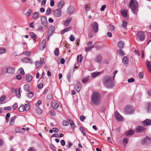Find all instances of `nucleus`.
Here are the masks:
<instances>
[{
  "label": "nucleus",
  "mask_w": 151,
  "mask_h": 151,
  "mask_svg": "<svg viewBox=\"0 0 151 151\" xmlns=\"http://www.w3.org/2000/svg\"><path fill=\"white\" fill-rule=\"evenodd\" d=\"M26 79L28 82H30L32 79V76L31 75L28 74L26 76Z\"/></svg>",
  "instance_id": "29"
},
{
  "label": "nucleus",
  "mask_w": 151,
  "mask_h": 151,
  "mask_svg": "<svg viewBox=\"0 0 151 151\" xmlns=\"http://www.w3.org/2000/svg\"><path fill=\"white\" fill-rule=\"evenodd\" d=\"M109 30L111 32L114 31L115 30V27L113 25H110L109 26Z\"/></svg>",
  "instance_id": "38"
},
{
  "label": "nucleus",
  "mask_w": 151,
  "mask_h": 151,
  "mask_svg": "<svg viewBox=\"0 0 151 151\" xmlns=\"http://www.w3.org/2000/svg\"><path fill=\"white\" fill-rule=\"evenodd\" d=\"M101 73L100 72H95L91 73V76L92 77L95 78L99 75Z\"/></svg>",
  "instance_id": "30"
},
{
  "label": "nucleus",
  "mask_w": 151,
  "mask_h": 151,
  "mask_svg": "<svg viewBox=\"0 0 151 151\" xmlns=\"http://www.w3.org/2000/svg\"><path fill=\"white\" fill-rule=\"evenodd\" d=\"M29 92L27 93V96L30 98H32L34 95V94L33 92L32 91H29Z\"/></svg>",
  "instance_id": "52"
},
{
  "label": "nucleus",
  "mask_w": 151,
  "mask_h": 151,
  "mask_svg": "<svg viewBox=\"0 0 151 151\" xmlns=\"http://www.w3.org/2000/svg\"><path fill=\"white\" fill-rule=\"evenodd\" d=\"M121 14L124 18L127 17V13L126 10H123L121 12Z\"/></svg>",
  "instance_id": "36"
},
{
  "label": "nucleus",
  "mask_w": 151,
  "mask_h": 151,
  "mask_svg": "<svg viewBox=\"0 0 151 151\" xmlns=\"http://www.w3.org/2000/svg\"><path fill=\"white\" fill-rule=\"evenodd\" d=\"M115 115L117 120L121 122L123 120V117L118 112V111H116L115 113Z\"/></svg>",
  "instance_id": "10"
},
{
  "label": "nucleus",
  "mask_w": 151,
  "mask_h": 151,
  "mask_svg": "<svg viewBox=\"0 0 151 151\" xmlns=\"http://www.w3.org/2000/svg\"><path fill=\"white\" fill-rule=\"evenodd\" d=\"M59 106V104L55 102H53L52 104V107L53 109H57Z\"/></svg>",
  "instance_id": "21"
},
{
  "label": "nucleus",
  "mask_w": 151,
  "mask_h": 151,
  "mask_svg": "<svg viewBox=\"0 0 151 151\" xmlns=\"http://www.w3.org/2000/svg\"><path fill=\"white\" fill-rule=\"evenodd\" d=\"M73 144L70 142L68 141L67 143V144L65 146L66 147L67 149L70 148L71 147L72 145Z\"/></svg>",
  "instance_id": "34"
},
{
  "label": "nucleus",
  "mask_w": 151,
  "mask_h": 151,
  "mask_svg": "<svg viewBox=\"0 0 151 151\" xmlns=\"http://www.w3.org/2000/svg\"><path fill=\"white\" fill-rule=\"evenodd\" d=\"M142 124L144 126H149L151 125V120L146 119L142 122Z\"/></svg>",
  "instance_id": "12"
},
{
  "label": "nucleus",
  "mask_w": 151,
  "mask_h": 151,
  "mask_svg": "<svg viewBox=\"0 0 151 151\" xmlns=\"http://www.w3.org/2000/svg\"><path fill=\"white\" fill-rule=\"evenodd\" d=\"M84 9L85 11L88 12L90 10V7L88 6V4H86L85 5Z\"/></svg>",
  "instance_id": "45"
},
{
  "label": "nucleus",
  "mask_w": 151,
  "mask_h": 151,
  "mask_svg": "<svg viewBox=\"0 0 151 151\" xmlns=\"http://www.w3.org/2000/svg\"><path fill=\"white\" fill-rule=\"evenodd\" d=\"M86 117L83 115H81L80 116V120L82 122H83L84 121L85 119H86Z\"/></svg>",
  "instance_id": "62"
},
{
  "label": "nucleus",
  "mask_w": 151,
  "mask_h": 151,
  "mask_svg": "<svg viewBox=\"0 0 151 151\" xmlns=\"http://www.w3.org/2000/svg\"><path fill=\"white\" fill-rule=\"evenodd\" d=\"M69 39L71 41H73L75 40V38L74 36L73 35H71L69 37Z\"/></svg>",
  "instance_id": "57"
},
{
  "label": "nucleus",
  "mask_w": 151,
  "mask_h": 151,
  "mask_svg": "<svg viewBox=\"0 0 151 151\" xmlns=\"http://www.w3.org/2000/svg\"><path fill=\"white\" fill-rule=\"evenodd\" d=\"M16 93L17 96L19 98H20L21 97V94L20 91L19 89H18L16 92Z\"/></svg>",
  "instance_id": "53"
},
{
  "label": "nucleus",
  "mask_w": 151,
  "mask_h": 151,
  "mask_svg": "<svg viewBox=\"0 0 151 151\" xmlns=\"http://www.w3.org/2000/svg\"><path fill=\"white\" fill-rule=\"evenodd\" d=\"M25 109L24 106V105H21L19 108V110L20 112L24 111Z\"/></svg>",
  "instance_id": "32"
},
{
  "label": "nucleus",
  "mask_w": 151,
  "mask_h": 151,
  "mask_svg": "<svg viewBox=\"0 0 151 151\" xmlns=\"http://www.w3.org/2000/svg\"><path fill=\"white\" fill-rule=\"evenodd\" d=\"M71 20V18H68L64 22V24L65 27H67L68 26Z\"/></svg>",
  "instance_id": "26"
},
{
  "label": "nucleus",
  "mask_w": 151,
  "mask_h": 151,
  "mask_svg": "<svg viewBox=\"0 0 151 151\" xmlns=\"http://www.w3.org/2000/svg\"><path fill=\"white\" fill-rule=\"evenodd\" d=\"M28 151H36V150L34 147H31L29 148Z\"/></svg>",
  "instance_id": "64"
},
{
  "label": "nucleus",
  "mask_w": 151,
  "mask_h": 151,
  "mask_svg": "<svg viewBox=\"0 0 151 151\" xmlns=\"http://www.w3.org/2000/svg\"><path fill=\"white\" fill-rule=\"evenodd\" d=\"M124 45V42L123 41H120L118 43V46L120 49H122Z\"/></svg>",
  "instance_id": "17"
},
{
  "label": "nucleus",
  "mask_w": 151,
  "mask_h": 151,
  "mask_svg": "<svg viewBox=\"0 0 151 151\" xmlns=\"http://www.w3.org/2000/svg\"><path fill=\"white\" fill-rule=\"evenodd\" d=\"M146 65L148 70L151 73V64L150 62L149 61H147L146 62Z\"/></svg>",
  "instance_id": "24"
},
{
  "label": "nucleus",
  "mask_w": 151,
  "mask_h": 151,
  "mask_svg": "<svg viewBox=\"0 0 151 151\" xmlns=\"http://www.w3.org/2000/svg\"><path fill=\"white\" fill-rule=\"evenodd\" d=\"M137 36L141 41L144 40L145 37V34L142 31L138 32L137 34Z\"/></svg>",
  "instance_id": "7"
},
{
  "label": "nucleus",
  "mask_w": 151,
  "mask_h": 151,
  "mask_svg": "<svg viewBox=\"0 0 151 151\" xmlns=\"http://www.w3.org/2000/svg\"><path fill=\"white\" fill-rule=\"evenodd\" d=\"M21 130V129L19 128H16L15 129V131L16 133L22 132Z\"/></svg>",
  "instance_id": "63"
},
{
  "label": "nucleus",
  "mask_w": 151,
  "mask_h": 151,
  "mask_svg": "<svg viewBox=\"0 0 151 151\" xmlns=\"http://www.w3.org/2000/svg\"><path fill=\"white\" fill-rule=\"evenodd\" d=\"M69 123L71 125L72 128L73 129H74L75 128V124L73 121L71 120H69Z\"/></svg>",
  "instance_id": "37"
},
{
  "label": "nucleus",
  "mask_w": 151,
  "mask_h": 151,
  "mask_svg": "<svg viewBox=\"0 0 151 151\" xmlns=\"http://www.w3.org/2000/svg\"><path fill=\"white\" fill-rule=\"evenodd\" d=\"M129 139L128 138H124L123 140V142L124 145H126L128 142Z\"/></svg>",
  "instance_id": "44"
},
{
  "label": "nucleus",
  "mask_w": 151,
  "mask_h": 151,
  "mask_svg": "<svg viewBox=\"0 0 151 151\" xmlns=\"http://www.w3.org/2000/svg\"><path fill=\"white\" fill-rule=\"evenodd\" d=\"M23 54L27 56H29L30 54V52L29 51H27L24 52Z\"/></svg>",
  "instance_id": "55"
},
{
  "label": "nucleus",
  "mask_w": 151,
  "mask_h": 151,
  "mask_svg": "<svg viewBox=\"0 0 151 151\" xmlns=\"http://www.w3.org/2000/svg\"><path fill=\"white\" fill-rule=\"evenodd\" d=\"M17 118L16 116H14L11 118L10 121V125H13L15 123V120Z\"/></svg>",
  "instance_id": "22"
},
{
  "label": "nucleus",
  "mask_w": 151,
  "mask_h": 151,
  "mask_svg": "<svg viewBox=\"0 0 151 151\" xmlns=\"http://www.w3.org/2000/svg\"><path fill=\"white\" fill-rule=\"evenodd\" d=\"M17 73L18 74H21L23 75L24 74V72L23 68H20L17 71Z\"/></svg>",
  "instance_id": "31"
},
{
  "label": "nucleus",
  "mask_w": 151,
  "mask_h": 151,
  "mask_svg": "<svg viewBox=\"0 0 151 151\" xmlns=\"http://www.w3.org/2000/svg\"><path fill=\"white\" fill-rule=\"evenodd\" d=\"M39 15V12H35L32 14V17L33 19H35L38 17Z\"/></svg>",
  "instance_id": "25"
},
{
  "label": "nucleus",
  "mask_w": 151,
  "mask_h": 151,
  "mask_svg": "<svg viewBox=\"0 0 151 151\" xmlns=\"http://www.w3.org/2000/svg\"><path fill=\"white\" fill-rule=\"evenodd\" d=\"M50 147L52 149V150L53 151H56V150L55 147L54 145L52 144H50Z\"/></svg>",
  "instance_id": "59"
},
{
  "label": "nucleus",
  "mask_w": 151,
  "mask_h": 151,
  "mask_svg": "<svg viewBox=\"0 0 151 151\" xmlns=\"http://www.w3.org/2000/svg\"><path fill=\"white\" fill-rule=\"evenodd\" d=\"M129 6L133 13L134 14H136L138 10V4L137 1L135 0L131 1Z\"/></svg>",
  "instance_id": "3"
},
{
  "label": "nucleus",
  "mask_w": 151,
  "mask_h": 151,
  "mask_svg": "<svg viewBox=\"0 0 151 151\" xmlns=\"http://www.w3.org/2000/svg\"><path fill=\"white\" fill-rule=\"evenodd\" d=\"M2 70L4 73H8L12 74L14 73L15 69L11 66H6L3 68Z\"/></svg>",
  "instance_id": "4"
},
{
  "label": "nucleus",
  "mask_w": 151,
  "mask_h": 151,
  "mask_svg": "<svg viewBox=\"0 0 151 151\" xmlns=\"http://www.w3.org/2000/svg\"><path fill=\"white\" fill-rule=\"evenodd\" d=\"M59 49L58 48H55V51L54 52V53L55 55L56 56H58L59 55Z\"/></svg>",
  "instance_id": "51"
},
{
  "label": "nucleus",
  "mask_w": 151,
  "mask_h": 151,
  "mask_svg": "<svg viewBox=\"0 0 151 151\" xmlns=\"http://www.w3.org/2000/svg\"><path fill=\"white\" fill-rule=\"evenodd\" d=\"M77 61L78 62H81L83 59V56L81 55H80L77 57Z\"/></svg>",
  "instance_id": "43"
},
{
  "label": "nucleus",
  "mask_w": 151,
  "mask_h": 151,
  "mask_svg": "<svg viewBox=\"0 0 151 151\" xmlns=\"http://www.w3.org/2000/svg\"><path fill=\"white\" fill-rule=\"evenodd\" d=\"M94 47V46H92L91 47H86L85 48V51L86 52H88L89 51L91 50Z\"/></svg>",
  "instance_id": "42"
},
{
  "label": "nucleus",
  "mask_w": 151,
  "mask_h": 151,
  "mask_svg": "<svg viewBox=\"0 0 151 151\" xmlns=\"http://www.w3.org/2000/svg\"><path fill=\"white\" fill-rule=\"evenodd\" d=\"M81 85L79 82H78L76 85L75 86V89H76V91L79 93L81 89Z\"/></svg>",
  "instance_id": "13"
},
{
  "label": "nucleus",
  "mask_w": 151,
  "mask_h": 151,
  "mask_svg": "<svg viewBox=\"0 0 151 151\" xmlns=\"http://www.w3.org/2000/svg\"><path fill=\"white\" fill-rule=\"evenodd\" d=\"M96 61L97 63H101L102 60V57L101 55H98L95 60Z\"/></svg>",
  "instance_id": "20"
},
{
  "label": "nucleus",
  "mask_w": 151,
  "mask_h": 151,
  "mask_svg": "<svg viewBox=\"0 0 151 151\" xmlns=\"http://www.w3.org/2000/svg\"><path fill=\"white\" fill-rule=\"evenodd\" d=\"M134 111L133 108L130 106H127L124 108V112L126 114H132Z\"/></svg>",
  "instance_id": "5"
},
{
  "label": "nucleus",
  "mask_w": 151,
  "mask_h": 151,
  "mask_svg": "<svg viewBox=\"0 0 151 151\" xmlns=\"http://www.w3.org/2000/svg\"><path fill=\"white\" fill-rule=\"evenodd\" d=\"M6 97L5 96H3L0 98V104H2L6 103L4 99H6Z\"/></svg>",
  "instance_id": "27"
},
{
  "label": "nucleus",
  "mask_w": 151,
  "mask_h": 151,
  "mask_svg": "<svg viewBox=\"0 0 151 151\" xmlns=\"http://www.w3.org/2000/svg\"><path fill=\"white\" fill-rule=\"evenodd\" d=\"M150 140V138L149 137H146L141 140V143L143 144H147L148 143Z\"/></svg>",
  "instance_id": "14"
},
{
  "label": "nucleus",
  "mask_w": 151,
  "mask_h": 151,
  "mask_svg": "<svg viewBox=\"0 0 151 151\" xmlns=\"http://www.w3.org/2000/svg\"><path fill=\"white\" fill-rule=\"evenodd\" d=\"M127 23L126 22H123L122 25L121 27L123 29H127Z\"/></svg>",
  "instance_id": "39"
},
{
  "label": "nucleus",
  "mask_w": 151,
  "mask_h": 151,
  "mask_svg": "<svg viewBox=\"0 0 151 151\" xmlns=\"http://www.w3.org/2000/svg\"><path fill=\"white\" fill-rule=\"evenodd\" d=\"M24 88L25 90L27 91H29V86L28 84H26L24 86Z\"/></svg>",
  "instance_id": "33"
},
{
  "label": "nucleus",
  "mask_w": 151,
  "mask_h": 151,
  "mask_svg": "<svg viewBox=\"0 0 151 151\" xmlns=\"http://www.w3.org/2000/svg\"><path fill=\"white\" fill-rule=\"evenodd\" d=\"M50 114L52 116H54L56 114L55 111L53 110H51L50 111Z\"/></svg>",
  "instance_id": "60"
},
{
  "label": "nucleus",
  "mask_w": 151,
  "mask_h": 151,
  "mask_svg": "<svg viewBox=\"0 0 151 151\" xmlns=\"http://www.w3.org/2000/svg\"><path fill=\"white\" fill-rule=\"evenodd\" d=\"M129 61V59L128 57L126 56L124 57L122 59V62L124 64H127Z\"/></svg>",
  "instance_id": "23"
},
{
  "label": "nucleus",
  "mask_w": 151,
  "mask_h": 151,
  "mask_svg": "<svg viewBox=\"0 0 151 151\" xmlns=\"http://www.w3.org/2000/svg\"><path fill=\"white\" fill-rule=\"evenodd\" d=\"M134 133V131L133 130H131L127 132L126 134L127 136L131 135L133 134Z\"/></svg>",
  "instance_id": "46"
},
{
  "label": "nucleus",
  "mask_w": 151,
  "mask_h": 151,
  "mask_svg": "<svg viewBox=\"0 0 151 151\" xmlns=\"http://www.w3.org/2000/svg\"><path fill=\"white\" fill-rule=\"evenodd\" d=\"M55 28L52 26H50L48 29L47 33L48 40H49L50 36L54 32Z\"/></svg>",
  "instance_id": "6"
},
{
  "label": "nucleus",
  "mask_w": 151,
  "mask_h": 151,
  "mask_svg": "<svg viewBox=\"0 0 151 151\" xmlns=\"http://www.w3.org/2000/svg\"><path fill=\"white\" fill-rule=\"evenodd\" d=\"M63 125L65 126H67L69 124V123L67 121L65 120L63 122Z\"/></svg>",
  "instance_id": "61"
},
{
  "label": "nucleus",
  "mask_w": 151,
  "mask_h": 151,
  "mask_svg": "<svg viewBox=\"0 0 151 151\" xmlns=\"http://www.w3.org/2000/svg\"><path fill=\"white\" fill-rule=\"evenodd\" d=\"M74 8L72 6H70L68 7L67 10V13L69 14H70L72 13L74 11Z\"/></svg>",
  "instance_id": "19"
},
{
  "label": "nucleus",
  "mask_w": 151,
  "mask_h": 151,
  "mask_svg": "<svg viewBox=\"0 0 151 151\" xmlns=\"http://www.w3.org/2000/svg\"><path fill=\"white\" fill-rule=\"evenodd\" d=\"M22 61L24 63H32V59L30 58H28L27 57H25L22 59Z\"/></svg>",
  "instance_id": "15"
},
{
  "label": "nucleus",
  "mask_w": 151,
  "mask_h": 151,
  "mask_svg": "<svg viewBox=\"0 0 151 151\" xmlns=\"http://www.w3.org/2000/svg\"><path fill=\"white\" fill-rule=\"evenodd\" d=\"M35 66L37 68H38L41 65L40 62H39V61H37L35 62Z\"/></svg>",
  "instance_id": "50"
},
{
  "label": "nucleus",
  "mask_w": 151,
  "mask_h": 151,
  "mask_svg": "<svg viewBox=\"0 0 151 151\" xmlns=\"http://www.w3.org/2000/svg\"><path fill=\"white\" fill-rule=\"evenodd\" d=\"M93 30L94 32H97L99 30V26L97 23L96 22H93L92 24Z\"/></svg>",
  "instance_id": "8"
},
{
  "label": "nucleus",
  "mask_w": 151,
  "mask_h": 151,
  "mask_svg": "<svg viewBox=\"0 0 151 151\" xmlns=\"http://www.w3.org/2000/svg\"><path fill=\"white\" fill-rule=\"evenodd\" d=\"M41 24L44 26H46L47 24V21L46 17L44 16H42L41 18Z\"/></svg>",
  "instance_id": "11"
},
{
  "label": "nucleus",
  "mask_w": 151,
  "mask_h": 151,
  "mask_svg": "<svg viewBox=\"0 0 151 151\" xmlns=\"http://www.w3.org/2000/svg\"><path fill=\"white\" fill-rule=\"evenodd\" d=\"M61 14V10L60 8L55 10L54 12V15L56 17H60Z\"/></svg>",
  "instance_id": "9"
},
{
  "label": "nucleus",
  "mask_w": 151,
  "mask_h": 151,
  "mask_svg": "<svg viewBox=\"0 0 151 151\" xmlns=\"http://www.w3.org/2000/svg\"><path fill=\"white\" fill-rule=\"evenodd\" d=\"M91 100L92 102L96 105H99L101 101L100 95L99 93H93L91 96Z\"/></svg>",
  "instance_id": "1"
},
{
  "label": "nucleus",
  "mask_w": 151,
  "mask_h": 151,
  "mask_svg": "<svg viewBox=\"0 0 151 151\" xmlns=\"http://www.w3.org/2000/svg\"><path fill=\"white\" fill-rule=\"evenodd\" d=\"M36 113L39 114H41L42 112V109L39 107H37L36 109Z\"/></svg>",
  "instance_id": "35"
},
{
  "label": "nucleus",
  "mask_w": 151,
  "mask_h": 151,
  "mask_svg": "<svg viewBox=\"0 0 151 151\" xmlns=\"http://www.w3.org/2000/svg\"><path fill=\"white\" fill-rule=\"evenodd\" d=\"M111 78L110 76H107L104 77L102 80L103 85L107 88H110L113 86Z\"/></svg>",
  "instance_id": "2"
},
{
  "label": "nucleus",
  "mask_w": 151,
  "mask_h": 151,
  "mask_svg": "<svg viewBox=\"0 0 151 151\" xmlns=\"http://www.w3.org/2000/svg\"><path fill=\"white\" fill-rule=\"evenodd\" d=\"M88 80V77L87 76L85 77L82 80V82L83 83H85L87 82Z\"/></svg>",
  "instance_id": "48"
},
{
  "label": "nucleus",
  "mask_w": 151,
  "mask_h": 151,
  "mask_svg": "<svg viewBox=\"0 0 151 151\" xmlns=\"http://www.w3.org/2000/svg\"><path fill=\"white\" fill-rule=\"evenodd\" d=\"M51 9L50 8H48L46 12V14L47 15H49L51 13Z\"/></svg>",
  "instance_id": "54"
},
{
  "label": "nucleus",
  "mask_w": 151,
  "mask_h": 151,
  "mask_svg": "<svg viewBox=\"0 0 151 151\" xmlns=\"http://www.w3.org/2000/svg\"><path fill=\"white\" fill-rule=\"evenodd\" d=\"M117 52L120 55L122 56H123L125 55L124 52L121 50H117Z\"/></svg>",
  "instance_id": "47"
},
{
  "label": "nucleus",
  "mask_w": 151,
  "mask_h": 151,
  "mask_svg": "<svg viewBox=\"0 0 151 151\" xmlns=\"http://www.w3.org/2000/svg\"><path fill=\"white\" fill-rule=\"evenodd\" d=\"M5 52V49L3 47L0 48V54H2Z\"/></svg>",
  "instance_id": "58"
},
{
  "label": "nucleus",
  "mask_w": 151,
  "mask_h": 151,
  "mask_svg": "<svg viewBox=\"0 0 151 151\" xmlns=\"http://www.w3.org/2000/svg\"><path fill=\"white\" fill-rule=\"evenodd\" d=\"M65 2L63 0H61L60 2H59L58 4V7L61 9L62 8Z\"/></svg>",
  "instance_id": "28"
},
{
  "label": "nucleus",
  "mask_w": 151,
  "mask_h": 151,
  "mask_svg": "<svg viewBox=\"0 0 151 151\" xmlns=\"http://www.w3.org/2000/svg\"><path fill=\"white\" fill-rule=\"evenodd\" d=\"M146 109L148 112H151V102H148L147 103Z\"/></svg>",
  "instance_id": "18"
},
{
  "label": "nucleus",
  "mask_w": 151,
  "mask_h": 151,
  "mask_svg": "<svg viewBox=\"0 0 151 151\" xmlns=\"http://www.w3.org/2000/svg\"><path fill=\"white\" fill-rule=\"evenodd\" d=\"M79 129L81 131V132H82V133H83V135H86V132H85L84 129L82 127H80L79 128Z\"/></svg>",
  "instance_id": "49"
},
{
  "label": "nucleus",
  "mask_w": 151,
  "mask_h": 151,
  "mask_svg": "<svg viewBox=\"0 0 151 151\" xmlns=\"http://www.w3.org/2000/svg\"><path fill=\"white\" fill-rule=\"evenodd\" d=\"M40 45L41 46H42V48H41V49H44L45 47V40H43Z\"/></svg>",
  "instance_id": "41"
},
{
  "label": "nucleus",
  "mask_w": 151,
  "mask_h": 151,
  "mask_svg": "<svg viewBox=\"0 0 151 151\" xmlns=\"http://www.w3.org/2000/svg\"><path fill=\"white\" fill-rule=\"evenodd\" d=\"M32 12V10L30 9H29L28 10L27 12L26 13V15L27 16H29L31 15Z\"/></svg>",
  "instance_id": "56"
},
{
  "label": "nucleus",
  "mask_w": 151,
  "mask_h": 151,
  "mask_svg": "<svg viewBox=\"0 0 151 151\" xmlns=\"http://www.w3.org/2000/svg\"><path fill=\"white\" fill-rule=\"evenodd\" d=\"M30 35L33 38L34 40H35L37 38V36L33 32H31L29 33Z\"/></svg>",
  "instance_id": "40"
},
{
  "label": "nucleus",
  "mask_w": 151,
  "mask_h": 151,
  "mask_svg": "<svg viewBox=\"0 0 151 151\" xmlns=\"http://www.w3.org/2000/svg\"><path fill=\"white\" fill-rule=\"evenodd\" d=\"M145 128L144 127L141 126H138L136 127V132H141L145 130Z\"/></svg>",
  "instance_id": "16"
}]
</instances>
